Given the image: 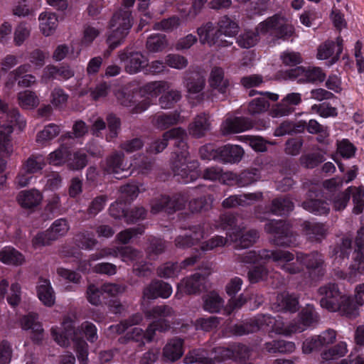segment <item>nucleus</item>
I'll return each mask as SVG.
<instances>
[{
	"instance_id": "nucleus-44",
	"label": "nucleus",
	"mask_w": 364,
	"mask_h": 364,
	"mask_svg": "<svg viewBox=\"0 0 364 364\" xmlns=\"http://www.w3.org/2000/svg\"><path fill=\"white\" fill-rule=\"evenodd\" d=\"M181 267L178 262H167L161 264L156 269V274L161 278H173L178 276Z\"/></svg>"
},
{
	"instance_id": "nucleus-58",
	"label": "nucleus",
	"mask_w": 364,
	"mask_h": 364,
	"mask_svg": "<svg viewBox=\"0 0 364 364\" xmlns=\"http://www.w3.org/2000/svg\"><path fill=\"white\" fill-rule=\"evenodd\" d=\"M60 129L59 126L50 124L39 132L36 136V142L44 143L47 141L51 140L60 134Z\"/></svg>"
},
{
	"instance_id": "nucleus-34",
	"label": "nucleus",
	"mask_w": 364,
	"mask_h": 364,
	"mask_svg": "<svg viewBox=\"0 0 364 364\" xmlns=\"http://www.w3.org/2000/svg\"><path fill=\"white\" fill-rule=\"evenodd\" d=\"M201 177L205 180L211 181H220L223 183H228V181L232 177V173H224L222 168L212 166L204 169L201 173Z\"/></svg>"
},
{
	"instance_id": "nucleus-40",
	"label": "nucleus",
	"mask_w": 364,
	"mask_h": 364,
	"mask_svg": "<svg viewBox=\"0 0 364 364\" xmlns=\"http://www.w3.org/2000/svg\"><path fill=\"white\" fill-rule=\"evenodd\" d=\"M283 17L284 16L279 14L268 17L266 20L260 22L257 26L256 30L257 33L266 34L269 31H272L274 36L279 23L281 21H283Z\"/></svg>"
},
{
	"instance_id": "nucleus-28",
	"label": "nucleus",
	"mask_w": 364,
	"mask_h": 364,
	"mask_svg": "<svg viewBox=\"0 0 364 364\" xmlns=\"http://www.w3.org/2000/svg\"><path fill=\"white\" fill-rule=\"evenodd\" d=\"M295 348L294 343L284 340H273L264 344V350L271 354L289 353Z\"/></svg>"
},
{
	"instance_id": "nucleus-3",
	"label": "nucleus",
	"mask_w": 364,
	"mask_h": 364,
	"mask_svg": "<svg viewBox=\"0 0 364 364\" xmlns=\"http://www.w3.org/2000/svg\"><path fill=\"white\" fill-rule=\"evenodd\" d=\"M291 225L284 220H272L267 223L264 230L267 232L274 235L270 242L279 247H290L296 244V236L291 230Z\"/></svg>"
},
{
	"instance_id": "nucleus-8",
	"label": "nucleus",
	"mask_w": 364,
	"mask_h": 364,
	"mask_svg": "<svg viewBox=\"0 0 364 364\" xmlns=\"http://www.w3.org/2000/svg\"><path fill=\"white\" fill-rule=\"evenodd\" d=\"M119 58L124 63V70L129 74L139 72L147 65V59L140 52L123 51L119 53Z\"/></svg>"
},
{
	"instance_id": "nucleus-33",
	"label": "nucleus",
	"mask_w": 364,
	"mask_h": 364,
	"mask_svg": "<svg viewBox=\"0 0 364 364\" xmlns=\"http://www.w3.org/2000/svg\"><path fill=\"white\" fill-rule=\"evenodd\" d=\"M200 277L198 274H194L189 278L184 279L178 284L180 294H200Z\"/></svg>"
},
{
	"instance_id": "nucleus-23",
	"label": "nucleus",
	"mask_w": 364,
	"mask_h": 364,
	"mask_svg": "<svg viewBox=\"0 0 364 364\" xmlns=\"http://www.w3.org/2000/svg\"><path fill=\"white\" fill-rule=\"evenodd\" d=\"M74 74V71L69 66L58 68L57 66L49 65L44 68L42 79L45 82H48L60 76L64 80H68L73 77Z\"/></svg>"
},
{
	"instance_id": "nucleus-49",
	"label": "nucleus",
	"mask_w": 364,
	"mask_h": 364,
	"mask_svg": "<svg viewBox=\"0 0 364 364\" xmlns=\"http://www.w3.org/2000/svg\"><path fill=\"white\" fill-rule=\"evenodd\" d=\"M181 93L178 90H170L162 95L159 99V104L164 109L172 108L181 100Z\"/></svg>"
},
{
	"instance_id": "nucleus-53",
	"label": "nucleus",
	"mask_w": 364,
	"mask_h": 364,
	"mask_svg": "<svg viewBox=\"0 0 364 364\" xmlns=\"http://www.w3.org/2000/svg\"><path fill=\"white\" fill-rule=\"evenodd\" d=\"M166 250L165 242L159 238L150 240L149 246L146 250V257L149 259H154L158 255L164 252Z\"/></svg>"
},
{
	"instance_id": "nucleus-52",
	"label": "nucleus",
	"mask_w": 364,
	"mask_h": 364,
	"mask_svg": "<svg viewBox=\"0 0 364 364\" xmlns=\"http://www.w3.org/2000/svg\"><path fill=\"white\" fill-rule=\"evenodd\" d=\"M259 238V232L256 230H250L242 234L235 242L236 249H245L254 245Z\"/></svg>"
},
{
	"instance_id": "nucleus-27",
	"label": "nucleus",
	"mask_w": 364,
	"mask_h": 364,
	"mask_svg": "<svg viewBox=\"0 0 364 364\" xmlns=\"http://www.w3.org/2000/svg\"><path fill=\"white\" fill-rule=\"evenodd\" d=\"M188 157L177 156L172 161L171 168L175 176H178L186 182L193 179V173L187 164Z\"/></svg>"
},
{
	"instance_id": "nucleus-37",
	"label": "nucleus",
	"mask_w": 364,
	"mask_h": 364,
	"mask_svg": "<svg viewBox=\"0 0 364 364\" xmlns=\"http://www.w3.org/2000/svg\"><path fill=\"white\" fill-rule=\"evenodd\" d=\"M13 130L11 125L0 126V155H9L13 151L11 144Z\"/></svg>"
},
{
	"instance_id": "nucleus-14",
	"label": "nucleus",
	"mask_w": 364,
	"mask_h": 364,
	"mask_svg": "<svg viewBox=\"0 0 364 364\" xmlns=\"http://www.w3.org/2000/svg\"><path fill=\"white\" fill-rule=\"evenodd\" d=\"M262 198V193H252L242 195H233L225 198L222 205L225 208H234L238 206L250 205L253 201H257Z\"/></svg>"
},
{
	"instance_id": "nucleus-31",
	"label": "nucleus",
	"mask_w": 364,
	"mask_h": 364,
	"mask_svg": "<svg viewBox=\"0 0 364 364\" xmlns=\"http://www.w3.org/2000/svg\"><path fill=\"white\" fill-rule=\"evenodd\" d=\"M210 85L219 92L225 94L229 87V81L224 79V71L221 68L214 67L210 73Z\"/></svg>"
},
{
	"instance_id": "nucleus-30",
	"label": "nucleus",
	"mask_w": 364,
	"mask_h": 364,
	"mask_svg": "<svg viewBox=\"0 0 364 364\" xmlns=\"http://www.w3.org/2000/svg\"><path fill=\"white\" fill-rule=\"evenodd\" d=\"M272 309L276 311L294 313L299 309V301L296 297H275Z\"/></svg>"
},
{
	"instance_id": "nucleus-19",
	"label": "nucleus",
	"mask_w": 364,
	"mask_h": 364,
	"mask_svg": "<svg viewBox=\"0 0 364 364\" xmlns=\"http://www.w3.org/2000/svg\"><path fill=\"white\" fill-rule=\"evenodd\" d=\"M133 25V18L129 9H119L114 13L110 21V28H121L129 31Z\"/></svg>"
},
{
	"instance_id": "nucleus-24",
	"label": "nucleus",
	"mask_w": 364,
	"mask_h": 364,
	"mask_svg": "<svg viewBox=\"0 0 364 364\" xmlns=\"http://www.w3.org/2000/svg\"><path fill=\"white\" fill-rule=\"evenodd\" d=\"M243 149L237 145H225L219 147V160L225 163H235L241 160Z\"/></svg>"
},
{
	"instance_id": "nucleus-17",
	"label": "nucleus",
	"mask_w": 364,
	"mask_h": 364,
	"mask_svg": "<svg viewBox=\"0 0 364 364\" xmlns=\"http://www.w3.org/2000/svg\"><path fill=\"white\" fill-rule=\"evenodd\" d=\"M181 119V114L178 111L161 113L152 117V125L160 130H165L170 127L176 125Z\"/></svg>"
},
{
	"instance_id": "nucleus-1",
	"label": "nucleus",
	"mask_w": 364,
	"mask_h": 364,
	"mask_svg": "<svg viewBox=\"0 0 364 364\" xmlns=\"http://www.w3.org/2000/svg\"><path fill=\"white\" fill-rule=\"evenodd\" d=\"M240 31L238 23L228 15L220 18L217 28L209 21L198 28L197 33L200 42L209 46L225 47L232 44L230 40L235 38Z\"/></svg>"
},
{
	"instance_id": "nucleus-38",
	"label": "nucleus",
	"mask_w": 364,
	"mask_h": 364,
	"mask_svg": "<svg viewBox=\"0 0 364 364\" xmlns=\"http://www.w3.org/2000/svg\"><path fill=\"white\" fill-rule=\"evenodd\" d=\"M71 156L70 148L65 144H61L58 149L49 154L48 161L50 164L55 166L62 165L65 162L68 163Z\"/></svg>"
},
{
	"instance_id": "nucleus-13",
	"label": "nucleus",
	"mask_w": 364,
	"mask_h": 364,
	"mask_svg": "<svg viewBox=\"0 0 364 364\" xmlns=\"http://www.w3.org/2000/svg\"><path fill=\"white\" fill-rule=\"evenodd\" d=\"M210 116L205 112L196 115L188 124V131L191 136L199 139L203 137L210 129Z\"/></svg>"
},
{
	"instance_id": "nucleus-43",
	"label": "nucleus",
	"mask_w": 364,
	"mask_h": 364,
	"mask_svg": "<svg viewBox=\"0 0 364 364\" xmlns=\"http://www.w3.org/2000/svg\"><path fill=\"white\" fill-rule=\"evenodd\" d=\"M259 256L262 259H272L274 262L283 261L289 262L294 259V255L289 251L285 250H268L263 249L259 251Z\"/></svg>"
},
{
	"instance_id": "nucleus-6",
	"label": "nucleus",
	"mask_w": 364,
	"mask_h": 364,
	"mask_svg": "<svg viewBox=\"0 0 364 364\" xmlns=\"http://www.w3.org/2000/svg\"><path fill=\"white\" fill-rule=\"evenodd\" d=\"M318 321V316L315 312L314 309L307 305L306 308L303 309L301 313L300 320L292 321L289 325L281 328L279 333L289 336L293 333L303 332L307 327H309Z\"/></svg>"
},
{
	"instance_id": "nucleus-32",
	"label": "nucleus",
	"mask_w": 364,
	"mask_h": 364,
	"mask_svg": "<svg viewBox=\"0 0 364 364\" xmlns=\"http://www.w3.org/2000/svg\"><path fill=\"white\" fill-rule=\"evenodd\" d=\"M259 178V171L257 168H252L245 170L238 175L232 173V177L229 181H235L238 186L244 187L253 183Z\"/></svg>"
},
{
	"instance_id": "nucleus-50",
	"label": "nucleus",
	"mask_w": 364,
	"mask_h": 364,
	"mask_svg": "<svg viewBox=\"0 0 364 364\" xmlns=\"http://www.w3.org/2000/svg\"><path fill=\"white\" fill-rule=\"evenodd\" d=\"M326 78V74L322 71L320 68L314 67L308 68L305 70L304 77L299 78V82H323Z\"/></svg>"
},
{
	"instance_id": "nucleus-64",
	"label": "nucleus",
	"mask_w": 364,
	"mask_h": 364,
	"mask_svg": "<svg viewBox=\"0 0 364 364\" xmlns=\"http://www.w3.org/2000/svg\"><path fill=\"white\" fill-rule=\"evenodd\" d=\"M294 33V26L288 23L286 18L283 17V21L279 23L274 37L277 39L287 40L291 37Z\"/></svg>"
},
{
	"instance_id": "nucleus-51",
	"label": "nucleus",
	"mask_w": 364,
	"mask_h": 364,
	"mask_svg": "<svg viewBox=\"0 0 364 364\" xmlns=\"http://www.w3.org/2000/svg\"><path fill=\"white\" fill-rule=\"evenodd\" d=\"M146 48L150 52H159L167 46L166 36L163 34H155L147 38L146 43Z\"/></svg>"
},
{
	"instance_id": "nucleus-45",
	"label": "nucleus",
	"mask_w": 364,
	"mask_h": 364,
	"mask_svg": "<svg viewBox=\"0 0 364 364\" xmlns=\"http://www.w3.org/2000/svg\"><path fill=\"white\" fill-rule=\"evenodd\" d=\"M114 253L115 257L120 256L124 261L136 262L143 257L142 252L132 246L118 247Z\"/></svg>"
},
{
	"instance_id": "nucleus-4",
	"label": "nucleus",
	"mask_w": 364,
	"mask_h": 364,
	"mask_svg": "<svg viewBox=\"0 0 364 364\" xmlns=\"http://www.w3.org/2000/svg\"><path fill=\"white\" fill-rule=\"evenodd\" d=\"M183 83L188 98L195 100L198 103L203 101L205 96L203 90L206 85L205 73L203 70L197 68L186 71Z\"/></svg>"
},
{
	"instance_id": "nucleus-20",
	"label": "nucleus",
	"mask_w": 364,
	"mask_h": 364,
	"mask_svg": "<svg viewBox=\"0 0 364 364\" xmlns=\"http://www.w3.org/2000/svg\"><path fill=\"white\" fill-rule=\"evenodd\" d=\"M183 341L180 338L171 339L163 349V358L166 361L174 362L183 354Z\"/></svg>"
},
{
	"instance_id": "nucleus-41",
	"label": "nucleus",
	"mask_w": 364,
	"mask_h": 364,
	"mask_svg": "<svg viewBox=\"0 0 364 364\" xmlns=\"http://www.w3.org/2000/svg\"><path fill=\"white\" fill-rule=\"evenodd\" d=\"M40 27L46 36L53 33L57 27L58 18L55 14L45 12L39 16Z\"/></svg>"
},
{
	"instance_id": "nucleus-61",
	"label": "nucleus",
	"mask_w": 364,
	"mask_h": 364,
	"mask_svg": "<svg viewBox=\"0 0 364 364\" xmlns=\"http://www.w3.org/2000/svg\"><path fill=\"white\" fill-rule=\"evenodd\" d=\"M144 331L138 327L134 328L131 331L128 332L124 336L119 338L121 343H126L129 341H133L139 343V346H143L145 343Z\"/></svg>"
},
{
	"instance_id": "nucleus-5",
	"label": "nucleus",
	"mask_w": 364,
	"mask_h": 364,
	"mask_svg": "<svg viewBox=\"0 0 364 364\" xmlns=\"http://www.w3.org/2000/svg\"><path fill=\"white\" fill-rule=\"evenodd\" d=\"M187 200V197L181 193H176L172 196L162 195L151 200V213L157 214L160 212H165L168 214H173L184 209Z\"/></svg>"
},
{
	"instance_id": "nucleus-63",
	"label": "nucleus",
	"mask_w": 364,
	"mask_h": 364,
	"mask_svg": "<svg viewBox=\"0 0 364 364\" xmlns=\"http://www.w3.org/2000/svg\"><path fill=\"white\" fill-rule=\"evenodd\" d=\"M232 355V360H245L250 358V348L242 343H236L230 346Z\"/></svg>"
},
{
	"instance_id": "nucleus-15",
	"label": "nucleus",
	"mask_w": 364,
	"mask_h": 364,
	"mask_svg": "<svg viewBox=\"0 0 364 364\" xmlns=\"http://www.w3.org/2000/svg\"><path fill=\"white\" fill-rule=\"evenodd\" d=\"M253 127L251 119L247 117H235L228 118L224 122L222 132L223 134L240 133L247 131Z\"/></svg>"
},
{
	"instance_id": "nucleus-9",
	"label": "nucleus",
	"mask_w": 364,
	"mask_h": 364,
	"mask_svg": "<svg viewBox=\"0 0 364 364\" xmlns=\"http://www.w3.org/2000/svg\"><path fill=\"white\" fill-rule=\"evenodd\" d=\"M272 323L270 316L262 315L250 321L237 323L231 327V332L235 336H244L258 331L264 325L269 326Z\"/></svg>"
},
{
	"instance_id": "nucleus-26",
	"label": "nucleus",
	"mask_w": 364,
	"mask_h": 364,
	"mask_svg": "<svg viewBox=\"0 0 364 364\" xmlns=\"http://www.w3.org/2000/svg\"><path fill=\"white\" fill-rule=\"evenodd\" d=\"M355 242L358 249L353 252L355 264H351V267L360 272L364 269V226L358 231Z\"/></svg>"
},
{
	"instance_id": "nucleus-36",
	"label": "nucleus",
	"mask_w": 364,
	"mask_h": 364,
	"mask_svg": "<svg viewBox=\"0 0 364 364\" xmlns=\"http://www.w3.org/2000/svg\"><path fill=\"white\" fill-rule=\"evenodd\" d=\"M294 203L289 198L279 197L272 200L269 212L275 215H285L291 211Z\"/></svg>"
},
{
	"instance_id": "nucleus-48",
	"label": "nucleus",
	"mask_w": 364,
	"mask_h": 364,
	"mask_svg": "<svg viewBox=\"0 0 364 364\" xmlns=\"http://www.w3.org/2000/svg\"><path fill=\"white\" fill-rule=\"evenodd\" d=\"M168 88V84L165 81H154L144 85L140 89V92L156 97Z\"/></svg>"
},
{
	"instance_id": "nucleus-56",
	"label": "nucleus",
	"mask_w": 364,
	"mask_h": 364,
	"mask_svg": "<svg viewBox=\"0 0 364 364\" xmlns=\"http://www.w3.org/2000/svg\"><path fill=\"white\" fill-rule=\"evenodd\" d=\"M347 353V346L346 343L341 342L333 347L325 350L321 353L323 360H336L344 356Z\"/></svg>"
},
{
	"instance_id": "nucleus-21",
	"label": "nucleus",
	"mask_w": 364,
	"mask_h": 364,
	"mask_svg": "<svg viewBox=\"0 0 364 364\" xmlns=\"http://www.w3.org/2000/svg\"><path fill=\"white\" fill-rule=\"evenodd\" d=\"M340 314L349 318H355L358 315V308L363 304L362 297H339Z\"/></svg>"
},
{
	"instance_id": "nucleus-11",
	"label": "nucleus",
	"mask_w": 364,
	"mask_h": 364,
	"mask_svg": "<svg viewBox=\"0 0 364 364\" xmlns=\"http://www.w3.org/2000/svg\"><path fill=\"white\" fill-rule=\"evenodd\" d=\"M166 137L174 141V154L177 156L188 157L189 152L187 144L188 134L181 127L173 128L165 132Z\"/></svg>"
},
{
	"instance_id": "nucleus-54",
	"label": "nucleus",
	"mask_w": 364,
	"mask_h": 364,
	"mask_svg": "<svg viewBox=\"0 0 364 364\" xmlns=\"http://www.w3.org/2000/svg\"><path fill=\"white\" fill-rule=\"evenodd\" d=\"M302 207L310 212L315 213L318 215L327 214L329 211L328 204L321 200H309L302 203Z\"/></svg>"
},
{
	"instance_id": "nucleus-46",
	"label": "nucleus",
	"mask_w": 364,
	"mask_h": 364,
	"mask_svg": "<svg viewBox=\"0 0 364 364\" xmlns=\"http://www.w3.org/2000/svg\"><path fill=\"white\" fill-rule=\"evenodd\" d=\"M240 219V215L237 213H225L219 218V226L224 230L241 228L242 225L239 223Z\"/></svg>"
},
{
	"instance_id": "nucleus-2",
	"label": "nucleus",
	"mask_w": 364,
	"mask_h": 364,
	"mask_svg": "<svg viewBox=\"0 0 364 364\" xmlns=\"http://www.w3.org/2000/svg\"><path fill=\"white\" fill-rule=\"evenodd\" d=\"M75 319L76 316L75 314L67 316L63 321L64 331L58 334L55 329H52V335L55 341L61 346H67L70 343V340L73 341L80 364H87V344L84 340L78 338L76 336L74 329Z\"/></svg>"
},
{
	"instance_id": "nucleus-12",
	"label": "nucleus",
	"mask_w": 364,
	"mask_h": 364,
	"mask_svg": "<svg viewBox=\"0 0 364 364\" xmlns=\"http://www.w3.org/2000/svg\"><path fill=\"white\" fill-rule=\"evenodd\" d=\"M21 325L24 330L31 331V339L34 343H39L44 336V330L38 321V315L36 313H29L21 319Z\"/></svg>"
},
{
	"instance_id": "nucleus-62",
	"label": "nucleus",
	"mask_w": 364,
	"mask_h": 364,
	"mask_svg": "<svg viewBox=\"0 0 364 364\" xmlns=\"http://www.w3.org/2000/svg\"><path fill=\"white\" fill-rule=\"evenodd\" d=\"M87 164V155L81 151H76L73 154V157L68 159L67 166L69 169L73 171L81 170L86 166Z\"/></svg>"
},
{
	"instance_id": "nucleus-39",
	"label": "nucleus",
	"mask_w": 364,
	"mask_h": 364,
	"mask_svg": "<svg viewBox=\"0 0 364 364\" xmlns=\"http://www.w3.org/2000/svg\"><path fill=\"white\" fill-rule=\"evenodd\" d=\"M23 255L13 247H7L0 251V261L7 264L21 265L24 262Z\"/></svg>"
},
{
	"instance_id": "nucleus-29",
	"label": "nucleus",
	"mask_w": 364,
	"mask_h": 364,
	"mask_svg": "<svg viewBox=\"0 0 364 364\" xmlns=\"http://www.w3.org/2000/svg\"><path fill=\"white\" fill-rule=\"evenodd\" d=\"M41 200V193L34 189L21 191L18 196V201L23 208H34L40 204Z\"/></svg>"
},
{
	"instance_id": "nucleus-22",
	"label": "nucleus",
	"mask_w": 364,
	"mask_h": 364,
	"mask_svg": "<svg viewBox=\"0 0 364 364\" xmlns=\"http://www.w3.org/2000/svg\"><path fill=\"white\" fill-rule=\"evenodd\" d=\"M171 286L160 279H154L143 289V296H171Z\"/></svg>"
},
{
	"instance_id": "nucleus-42",
	"label": "nucleus",
	"mask_w": 364,
	"mask_h": 364,
	"mask_svg": "<svg viewBox=\"0 0 364 364\" xmlns=\"http://www.w3.org/2000/svg\"><path fill=\"white\" fill-rule=\"evenodd\" d=\"M213 200L214 198L212 195L193 198L190 200L188 208L192 213L208 211L211 209Z\"/></svg>"
},
{
	"instance_id": "nucleus-59",
	"label": "nucleus",
	"mask_w": 364,
	"mask_h": 364,
	"mask_svg": "<svg viewBox=\"0 0 364 364\" xmlns=\"http://www.w3.org/2000/svg\"><path fill=\"white\" fill-rule=\"evenodd\" d=\"M260 33H257L255 29V31H247L241 34L237 39V43L241 48H249L254 46L257 41L258 36Z\"/></svg>"
},
{
	"instance_id": "nucleus-10",
	"label": "nucleus",
	"mask_w": 364,
	"mask_h": 364,
	"mask_svg": "<svg viewBox=\"0 0 364 364\" xmlns=\"http://www.w3.org/2000/svg\"><path fill=\"white\" fill-rule=\"evenodd\" d=\"M296 260L304 265L311 272L317 270L321 277L324 274L325 260L323 256L318 251H313L309 254L297 252Z\"/></svg>"
},
{
	"instance_id": "nucleus-60",
	"label": "nucleus",
	"mask_w": 364,
	"mask_h": 364,
	"mask_svg": "<svg viewBox=\"0 0 364 364\" xmlns=\"http://www.w3.org/2000/svg\"><path fill=\"white\" fill-rule=\"evenodd\" d=\"M144 232V228L143 226L131 228L119 232L116 237L119 242L127 245L130 242L132 237L138 235H142Z\"/></svg>"
},
{
	"instance_id": "nucleus-18",
	"label": "nucleus",
	"mask_w": 364,
	"mask_h": 364,
	"mask_svg": "<svg viewBox=\"0 0 364 364\" xmlns=\"http://www.w3.org/2000/svg\"><path fill=\"white\" fill-rule=\"evenodd\" d=\"M189 229L192 231L191 234L179 235L175 239L176 247L178 248L190 247L203 238L204 232L200 225L192 226Z\"/></svg>"
},
{
	"instance_id": "nucleus-55",
	"label": "nucleus",
	"mask_w": 364,
	"mask_h": 364,
	"mask_svg": "<svg viewBox=\"0 0 364 364\" xmlns=\"http://www.w3.org/2000/svg\"><path fill=\"white\" fill-rule=\"evenodd\" d=\"M111 28L112 31L108 36L107 41L109 44V48L112 50L124 41L129 31L116 28Z\"/></svg>"
},
{
	"instance_id": "nucleus-25",
	"label": "nucleus",
	"mask_w": 364,
	"mask_h": 364,
	"mask_svg": "<svg viewBox=\"0 0 364 364\" xmlns=\"http://www.w3.org/2000/svg\"><path fill=\"white\" fill-rule=\"evenodd\" d=\"M127 286L117 284H105L100 287L95 284L89 285L87 288L88 294H107L109 296H117L126 293Z\"/></svg>"
},
{
	"instance_id": "nucleus-16",
	"label": "nucleus",
	"mask_w": 364,
	"mask_h": 364,
	"mask_svg": "<svg viewBox=\"0 0 364 364\" xmlns=\"http://www.w3.org/2000/svg\"><path fill=\"white\" fill-rule=\"evenodd\" d=\"M302 232L311 242H321L326 236L327 228L323 223L304 221Z\"/></svg>"
},
{
	"instance_id": "nucleus-7",
	"label": "nucleus",
	"mask_w": 364,
	"mask_h": 364,
	"mask_svg": "<svg viewBox=\"0 0 364 364\" xmlns=\"http://www.w3.org/2000/svg\"><path fill=\"white\" fill-rule=\"evenodd\" d=\"M105 169L109 173L115 174L117 178L127 177L129 171L124 152L115 151L110 154L105 159Z\"/></svg>"
},
{
	"instance_id": "nucleus-57",
	"label": "nucleus",
	"mask_w": 364,
	"mask_h": 364,
	"mask_svg": "<svg viewBox=\"0 0 364 364\" xmlns=\"http://www.w3.org/2000/svg\"><path fill=\"white\" fill-rule=\"evenodd\" d=\"M300 164L306 168H313L324 161L323 155L320 153H309L302 155Z\"/></svg>"
},
{
	"instance_id": "nucleus-47",
	"label": "nucleus",
	"mask_w": 364,
	"mask_h": 364,
	"mask_svg": "<svg viewBox=\"0 0 364 364\" xmlns=\"http://www.w3.org/2000/svg\"><path fill=\"white\" fill-rule=\"evenodd\" d=\"M18 100L20 106L23 109H33L39 104V100L34 92L25 90L18 94Z\"/></svg>"
},
{
	"instance_id": "nucleus-35",
	"label": "nucleus",
	"mask_w": 364,
	"mask_h": 364,
	"mask_svg": "<svg viewBox=\"0 0 364 364\" xmlns=\"http://www.w3.org/2000/svg\"><path fill=\"white\" fill-rule=\"evenodd\" d=\"M74 240L76 246L82 250H91L98 243L93 233L87 230L77 232L75 235Z\"/></svg>"
}]
</instances>
